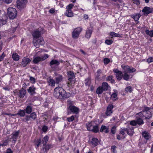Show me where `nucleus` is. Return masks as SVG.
<instances>
[{
  "label": "nucleus",
  "mask_w": 153,
  "mask_h": 153,
  "mask_svg": "<svg viewBox=\"0 0 153 153\" xmlns=\"http://www.w3.org/2000/svg\"><path fill=\"white\" fill-rule=\"evenodd\" d=\"M53 95L56 98L61 99L68 98L70 97V94L66 91L61 87H58L54 89Z\"/></svg>",
  "instance_id": "obj_1"
},
{
  "label": "nucleus",
  "mask_w": 153,
  "mask_h": 153,
  "mask_svg": "<svg viewBox=\"0 0 153 153\" xmlns=\"http://www.w3.org/2000/svg\"><path fill=\"white\" fill-rule=\"evenodd\" d=\"M68 102L69 104L67 108V111L68 114H70L71 113L77 114L79 112V109L77 107L71 104L72 103L71 101L68 100Z\"/></svg>",
  "instance_id": "obj_2"
},
{
  "label": "nucleus",
  "mask_w": 153,
  "mask_h": 153,
  "mask_svg": "<svg viewBox=\"0 0 153 153\" xmlns=\"http://www.w3.org/2000/svg\"><path fill=\"white\" fill-rule=\"evenodd\" d=\"M17 13V11L14 8L9 7L7 9V14L10 19L15 18L16 16Z\"/></svg>",
  "instance_id": "obj_3"
},
{
  "label": "nucleus",
  "mask_w": 153,
  "mask_h": 153,
  "mask_svg": "<svg viewBox=\"0 0 153 153\" xmlns=\"http://www.w3.org/2000/svg\"><path fill=\"white\" fill-rule=\"evenodd\" d=\"M82 30V28L80 27L74 29L72 33V37L74 39H77Z\"/></svg>",
  "instance_id": "obj_4"
},
{
  "label": "nucleus",
  "mask_w": 153,
  "mask_h": 153,
  "mask_svg": "<svg viewBox=\"0 0 153 153\" xmlns=\"http://www.w3.org/2000/svg\"><path fill=\"white\" fill-rule=\"evenodd\" d=\"M48 57V55L45 54L44 56H37L35 57L33 60V62L34 64H37L40 61H42L45 60Z\"/></svg>",
  "instance_id": "obj_5"
},
{
  "label": "nucleus",
  "mask_w": 153,
  "mask_h": 153,
  "mask_svg": "<svg viewBox=\"0 0 153 153\" xmlns=\"http://www.w3.org/2000/svg\"><path fill=\"white\" fill-rule=\"evenodd\" d=\"M33 44L35 47L38 48L39 47V45H43L45 44V42L43 38L40 37L38 39L33 40Z\"/></svg>",
  "instance_id": "obj_6"
},
{
  "label": "nucleus",
  "mask_w": 153,
  "mask_h": 153,
  "mask_svg": "<svg viewBox=\"0 0 153 153\" xmlns=\"http://www.w3.org/2000/svg\"><path fill=\"white\" fill-rule=\"evenodd\" d=\"M14 93H17L18 97L22 99L24 97L26 93V91L24 89L22 88L20 90L18 91L16 90L14 91Z\"/></svg>",
  "instance_id": "obj_7"
},
{
  "label": "nucleus",
  "mask_w": 153,
  "mask_h": 153,
  "mask_svg": "<svg viewBox=\"0 0 153 153\" xmlns=\"http://www.w3.org/2000/svg\"><path fill=\"white\" fill-rule=\"evenodd\" d=\"M144 16H147L153 12V8L148 7H145L142 10Z\"/></svg>",
  "instance_id": "obj_8"
},
{
  "label": "nucleus",
  "mask_w": 153,
  "mask_h": 153,
  "mask_svg": "<svg viewBox=\"0 0 153 153\" xmlns=\"http://www.w3.org/2000/svg\"><path fill=\"white\" fill-rule=\"evenodd\" d=\"M31 61V60L27 58L24 57L22 59L21 66L22 67H25Z\"/></svg>",
  "instance_id": "obj_9"
},
{
  "label": "nucleus",
  "mask_w": 153,
  "mask_h": 153,
  "mask_svg": "<svg viewBox=\"0 0 153 153\" xmlns=\"http://www.w3.org/2000/svg\"><path fill=\"white\" fill-rule=\"evenodd\" d=\"M20 131L19 130L16 131L15 132H13L11 134V137L10 139H12V141H13V143H15L16 141L17 140Z\"/></svg>",
  "instance_id": "obj_10"
},
{
  "label": "nucleus",
  "mask_w": 153,
  "mask_h": 153,
  "mask_svg": "<svg viewBox=\"0 0 153 153\" xmlns=\"http://www.w3.org/2000/svg\"><path fill=\"white\" fill-rule=\"evenodd\" d=\"M32 35L33 38V40L38 39L41 36V33L40 31L38 30V29H36L33 31Z\"/></svg>",
  "instance_id": "obj_11"
},
{
  "label": "nucleus",
  "mask_w": 153,
  "mask_h": 153,
  "mask_svg": "<svg viewBox=\"0 0 153 153\" xmlns=\"http://www.w3.org/2000/svg\"><path fill=\"white\" fill-rule=\"evenodd\" d=\"M123 68L124 69V72H126L127 73L128 72L129 73L134 72L136 71L135 68H133L132 67H130L128 65L124 66Z\"/></svg>",
  "instance_id": "obj_12"
},
{
  "label": "nucleus",
  "mask_w": 153,
  "mask_h": 153,
  "mask_svg": "<svg viewBox=\"0 0 153 153\" xmlns=\"http://www.w3.org/2000/svg\"><path fill=\"white\" fill-rule=\"evenodd\" d=\"M93 31V29L92 28H88L86 31L85 37L87 39H89L91 36Z\"/></svg>",
  "instance_id": "obj_13"
},
{
  "label": "nucleus",
  "mask_w": 153,
  "mask_h": 153,
  "mask_svg": "<svg viewBox=\"0 0 153 153\" xmlns=\"http://www.w3.org/2000/svg\"><path fill=\"white\" fill-rule=\"evenodd\" d=\"M27 2V0H17L16 3L17 6L20 8L23 7Z\"/></svg>",
  "instance_id": "obj_14"
},
{
  "label": "nucleus",
  "mask_w": 153,
  "mask_h": 153,
  "mask_svg": "<svg viewBox=\"0 0 153 153\" xmlns=\"http://www.w3.org/2000/svg\"><path fill=\"white\" fill-rule=\"evenodd\" d=\"M36 88L33 85L30 86L27 89V92L31 95H33L36 94Z\"/></svg>",
  "instance_id": "obj_15"
},
{
  "label": "nucleus",
  "mask_w": 153,
  "mask_h": 153,
  "mask_svg": "<svg viewBox=\"0 0 153 153\" xmlns=\"http://www.w3.org/2000/svg\"><path fill=\"white\" fill-rule=\"evenodd\" d=\"M99 141L96 138H93L90 142V144L93 146H95L98 145Z\"/></svg>",
  "instance_id": "obj_16"
},
{
  "label": "nucleus",
  "mask_w": 153,
  "mask_h": 153,
  "mask_svg": "<svg viewBox=\"0 0 153 153\" xmlns=\"http://www.w3.org/2000/svg\"><path fill=\"white\" fill-rule=\"evenodd\" d=\"M59 62L56 59H53L50 62V65L52 68H53V65H55L56 66H58L59 65Z\"/></svg>",
  "instance_id": "obj_17"
},
{
  "label": "nucleus",
  "mask_w": 153,
  "mask_h": 153,
  "mask_svg": "<svg viewBox=\"0 0 153 153\" xmlns=\"http://www.w3.org/2000/svg\"><path fill=\"white\" fill-rule=\"evenodd\" d=\"M62 79L63 77L62 75L59 74L56 75L55 77L56 83L59 84V82L62 81Z\"/></svg>",
  "instance_id": "obj_18"
},
{
  "label": "nucleus",
  "mask_w": 153,
  "mask_h": 153,
  "mask_svg": "<svg viewBox=\"0 0 153 153\" xmlns=\"http://www.w3.org/2000/svg\"><path fill=\"white\" fill-rule=\"evenodd\" d=\"M134 133V127L132 126H129L128 127L127 134L130 135L132 136Z\"/></svg>",
  "instance_id": "obj_19"
},
{
  "label": "nucleus",
  "mask_w": 153,
  "mask_h": 153,
  "mask_svg": "<svg viewBox=\"0 0 153 153\" xmlns=\"http://www.w3.org/2000/svg\"><path fill=\"white\" fill-rule=\"evenodd\" d=\"M71 78L68 79L69 82L67 83V86L68 87V89H69L70 87H72L75 83V81L74 80H72Z\"/></svg>",
  "instance_id": "obj_20"
},
{
  "label": "nucleus",
  "mask_w": 153,
  "mask_h": 153,
  "mask_svg": "<svg viewBox=\"0 0 153 153\" xmlns=\"http://www.w3.org/2000/svg\"><path fill=\"white\" fill-rule=\"evenodd\" d=\"M25 112L27 114H30L32 111L33 107L30 105H28L25 109H24Z\"/></svg>",
  "instance_id": "obj_21"
},
{
  "label": "nucleus",
  "mask_w": 153,
  "mask_h": 153,
  "mask_svg": "<svg viewBox=\"0 0 153 153\" xmlns=\"http://www.w3.org/2000/svg\"><path fill=\"white\" fill-rule=\"evenodd\" d=\"M94 123L93 122H91L86 124L87 129L88 130L92 131L94 126L93 125Z\"/></svg>",
  "instance_id": "obj_22"
},
{
  "label": "nucleus",
  "mask_w": 153,
  "mask_h": 153,
  "mask_svg": "<svg viewBox=\"0 0 153 153\" xmlns=\"http://www.w3.org/2000/svg\"><path fill=\"white\" fill-rule=\"evenodd\" d=\"M65 15L68 17H72L74 16L73 13L71 10H67L65 11Z\"/></svg>",
  "instance_id": "obj_23"
},
{
  "label": "nucleus",
  "mask_w": 153,
  "mask_h": 153,
  "mask_svg": "<svg viewBox=\"0 0 153 153\" xmlns=\"http://www.w3.org/2000/svg\"><path fill=\"white\" fill-rule=\"evenodd\" d=\"M42 148V150L44 153L47 152L50 149L51 146L49 144H47L44 146Z\"/></svg>",
  "instance_id": "obj_24"
},
{
  "label": "nucleus",
  "mask_w": 153,
  "mask_h": 153,
  "mask_svg": "<svg viewBox=\"0 0 153 153\" xmlns=\"http://www.w3.org/2000/svg\"><path fill=\"white\" fill-rule=\"evenodd\" d=\"M141 16V15L140 13H137L135 15L131 16V17L133 18L135 21H137L139 20Z\"/></svg>",
  "instance_id": "obj_25"
},
{
  "label": "nucleus",
  "mask_w": 153,
  "mask_h": 153,
  "mask_svg": "<svg viewBox=\"0 0 153 153\" xmlns=\"http://www.w3.org/2000/svg\"><path fill=\"white\" fill-rule=\"evenodd\" d=\"M100 131L101 132L104 131L106 133H108V128L105 126L102 125L101 126Z\"/></svg>",
  "instance_id": "obj_26"
},
{
  "label": "nucleus",
  "mask_w": 153,
  "mask_h": 153,
  "mask_svg": "<svg viewBox=\"0 0 153 153\" xmlns=\"http://www.w3.org/2000/svg\"><path fill=\"white\" fill-rule=\"evenodd\" d=\"M142 135L145 139L147 140H149L150 137V134L146 131H144L142 133Z\"/></svg>",
  "instance_id": "obj_27"
},
{
  "label": "nucleus",
  "mask_w": 153,
  "mask_h": 153,
  "mask_svg": "<svg viewBox=\"0 0 153 153\" xmlns=\"http://www.w3.org/2000/svg\"><path fill=\"white\" fill-rule=\"evenodd\" d=\"M109 87L107 83L106 82H103L102 84V86L101 87L104 91H106L108 89V87Z\"/></svg>",
  "instance_id": "obj_28"
},
{
  "label": "nucleus",
  "mask_w": 153,
  "mask_h": 153,
  "mask_svg": "<svg viewBox=\"0 0 153 153\" xmlns=\"http://www.w3.org/2000/svg\"><path fill=\"white\" fill-rule=\"evenodd\" d=\"M68 79L71 78L72 80H75L74 73L72 71H70L68 72Z\"/></svg>",
  "instance_id": "obj_29"
},
{
  "label": "nucleus",
  "mask_w": 153,
  "mask_h": 153,
  "mask_svg": "<svg viewBox=\"0 0 153 153\" xmlns=\"http://www.w3.org/2000/svg\"><path fill=\"white\" fill-rule=\"evenodd\" d=\"M143 114H144L146 119H149L152 117V114L150 111H147Z\"/></svg>",
  "instance_id": "obj_30"
},
{
  "label": "nucleus",
  "mask_w": 153,
  "mask_h": 153,
  "mask_svg": "<svg viewBox=\"0 0 153 153\" xmlns=\"http://www.w3.org/2000/svg\"><path fill=\"white\" fill-rule=\"evenodd\" d=\"M48 83L49 85L51 86H54L56 82L52 78H50L48 80Z\"/></svg>",
  "instance_id": "obj_31"
},
{
  "label": "nucleus",
  "mask_w": 153,
  "mask_h": 153,
  "mask_svg": "<svg viewBox=\"0 0 153 153\" xmlns=\"http://www.w3.org/2000/svg\"><path fill=\"white\" fill-rule=\"evenodd\" d=\"M123 75H122V73L121 71L118 73L116 74V77L117 79L118 80H120L122 77Z\"/></svg>",
  "instance_id": "obj_32"
},
{
  "label": "nucleus",
  "mask_w": 153,
  "mask_h": 153,
  "mask_svg": "<svg viewBox=\"0 0 153 153\" xmlns=\"http://www.w3.org/2000/svg\"><path fill=\"white\" fill-rule=\"evenodd\" d=\"M25 112L24 110L19 111L16 115H19L20 117H23L25 115Z\"/></svg>",
  "instance_id": "obj_33"
},
{
  "label": "nucleus",
  "mask_w": 153,
  "mask_h": 153,
  "mask_svg": "<svg viewBox=\"0 0 153 153\" xmlns=\"http://www.w3.org/2000/svg\"><path fill=\"white\" fill-rule=\"evenodd\" d=\"M48 139H49V137L47 136H45L43 138V139L42 141V143L43 144V146H45V145H46L47 142L48 141Z\"/></svg>",
  "instance_id": "obj_34"
},
{
  "label": "nucleus",
  "mask_w": 153,
  "mask_h": 153,
  "mask_svg": "<svg viewBox=\"0 0 153 153\" xmlns=\"http://www.w3.org/2000/svg\"><path fill=\"white\" fill-rule=\"evenodd\" d=\"M112 76H108L106 78V80L107 81H110L111 83H113L114 82V80L113 79Z\"/></svg>",
  "instance_id": "obj_35"
},
{
  "label": "nucleus",
  "mask_w": 153,
  "mask_h": 153,
  "mask_svg": "<svg viewBox=\"0 0 153 153\" xmlns=\"http://www.w3.org/2000/svg\"><path fill=\"white\" fill-rule=\"evenodd\" d=\"M13 59L15 61H18L19 60V56L16 53H14L12 55Z\"/></svg>",
  "instance_id": "obj_36"
},
{
  "label": "nucleus",
  "mask_w": 153,
  "mask_h": 153,
  "mask_svg": "<svg viewBox=\"0 0 153 153\" xmlns=\"http://www.w3.org/2000/svg\"><path fill=\"white\" fill-rule=\"evenodd\" d=\"M99 131V127L97 125H94L92 131L94 133H97Z\"/></svg>",
  "instance_id": "obj_37"
},
{
  "label": "nucleus",
  "mask_w": 153,
  "mask_h": 153,
  "mask_svg": "<svg viewBox=\"0 0 153 153\" xmlns=\"http://www.w3.org/2000/svg\"><path fill=\"white\" fill-rule=\"evenodd\" d=\"M103 91L102 87L100 86L97 89L96 92L97 94H100L102 93Z\"/></svg>",
  "instance_id": "obj_38"
},
{
  "label": "nucleus",
  "mask_w": 153,
  "mask_h": 153,
  "mask_svg": "<svg viewBox=\"0 0 153 153\" xmlns=\"http://www.w3.org/2000/svg\"><path fill=\"white\" fill-rule=\"evenodd\" d=\"M145 32L147 34L149 35L150 37H153V30L149 31L148 30H146Z\"/></svg>",
  "instance_id": "obj_39"
},
{
  "label": "nucleus",
  "mask_w": 153,
  "mask_h": 153,
  "mask_svg": "<svg viewBox=\"0 0 153 153\" xmlns=\"http://www.w3.org/2000/svg\"><path fill=\"white\" fill-rule=\"evenodd\" d=\"M130 78L129 75L126 72H124V74L123 75V79L126 81H128Z\"/></svg>",
  "instance_id": "obj_40"
},
{
  "label": "nucleus",
  "mask_w": 153,
  "mask_h": 153,
  "mask_svg": "<svg viewBox=\"0 0 153 153\" xmlns=\"http://www.w3.org/2000/svg\"><path fill=\"white\" fill-rule=\"evenodd\" d=\"M91 83V79L90 78L86 79L85 81V83L86 85L89 86Z\"/></svg>",
  "instance_id": "obj_41"
},
{
  "label": "nucleus",
  "mask_w": 153,
  "mask_h": 153,
  "mask_svg": "<svg viewBox=\"0 0 153 153\" xmlns=\"http://www.w3.org/2000/svg\"><path fill=\"white\" fill-rule=\"evenodd\" d=\"M136 122L137 124L140 125H141L143 124L144 123L143 120L140 118L137 119Z\"/></svg>",
  "instance_id": "obj_42"
},
{
  "label": "nucleus",
  "mask_w": 153,
  "mask_h": 153,
  "mask_svg": "<svg viewBox=\"0 0 153 153\" xmlns=\"http://www.w3.org/2000/svg\"><path fill=\"white\" fill-rule=\"evenodd\" d=\"M111 98L113 101H115L117 99V95L116 93H114L111 96Z\"/></svg>",
  "instance_id": "obj_43"
},
{
  "label": "nucleus",
  "mask_w": 153,
  "mask_h": 153,
  "mask_svg": "<svg viewBox=\"0 0 153 153\" xmlns=\"http://www.w3.org/2000/svg\"><path fill=\"white\" fill-rule=\"evenodd\" d=\"M30 118L33 120H35L36 118V114L35 112L32 113L30 116Z\"/></svg>",
  "instance_id": "obj_44"
},
{
  "label": "nucleus",
  "mask_w": 153,
  "mask_h": 153,
  "mask_svg": "<svg viewBox=\"0 0 153 153\" xmlns=\"http://www.w3.org/2000/svg\"><path fill=\"white\" fill-rule=\"evenodd\" d=\"M114 108V107L112 104H109L107 107V110L108 111H113V109Z\"/></svg>",
  "instance_id": "obj_45"
},
{
  "label": "nucleus",
  "mask_w": 153,
  "mask_h": 153,
  "mask_svg": "<svg viewBox=\"0 0 153 153\" xmlns=\"http://www.w3.org/2000/svg\"><path fill=\"white\" fill-rule=\"evenodd\" d=\"M74 6V4H70L66 7V9L67 10H71Z\"/></svg>",
  "instance_id": "obj_46"
},
{
  "label": "nucleus",
  "mask_w": 153,
  "mask_h": 153,
  "mask_svg": "<svg viewBox=\"0 0 153 153\" xmlns=\"http://www.w3.org/2000/svg\"><path fill=\"white\" fill-rule=\"evenodd\" d=\"M110 35L111 36L113 37H118L119 36V34L116 33H115L114 32H111Z\"/></svg>",
  "instance_id": "obj_47"
},
{
  "label": "nucleus",
  "mask_w": 153,
  "mask_h": 153,
  "mask_svg": "<svg viewBox=\"0 0 153 153\" xmlns=\"http://www.w3.org/2000/svg\"><path fill=\"white\" fill-rule=\"evenodd\" d=\"M74 119V115L67 118V120L69 122H71L73 121Z\"/></svg>",
  "instance_id": "obj_48"
},
{
  "label": "nucleus",
  "mask_w": 153,
  "mask_h": 153,
  "mask_svg": "<svg viewBox=\"0 0 153 153\" xmlns=\"http://www.w3.org/2000/svg\"><path fill=\"white\" fill-rule=\"evenodd\" d=\"M104 63L105 64H108L110 62V60L108 58H106L104 59Z\"/></svg>",
  "instance_id": "obj_49"
},
{
  "label": "nucleus",
  "mask_w": 153,
  "mask_h": 153,
  "mask_svg": "<svg viewBox=\"0 0 153 153\" xmlns=\"http://www.w3.org/2000/svg\"><path fill=\"white\" fill-rule=\"evenodd\" d=\"M105 43L108 45H110L112 44L113 41L111 40L106 39L105 41Z\"/></svg>",
  "instance_id": "obj_50"
},
{
  "label": "nucleus",
  "mask_w": 153,
  "mask_h": 153,
  "mask_svg": "<svg viewBox=\"0 0 153 153\" xmlns=\"http://www.w3.org/2000/svg\"><path fill=\"white\" fill-rule=\"evenodd\" d=\"M151 108H149L148 107H145L143 109V113H146V112L147 111H150L149 110Z\"/></svg>",
  "instance_id": "obj_51"
},
{
  "label": "nucleus",
  "mask_w": 153,
  "mask_h": 153,
  "mask_svg": "<svg viewBox=\"0 0 153 153\" xmlns=\"http://www.w3.org/2000/svg\"><path fill=\"white\" fill-rule=\"evenodd\" d=\"M137 122L135 120H133L130 122V124L131 126H135L137 125Z\"/></svg>",
  "instance_id": "obj_52"
},
{
  "label": "nucleus",
  "mask_w": 153,
  "mask_h": 153,
  "mask_svg": "<svg viewBox=\"0 0 153 153\" xmlns=\"http://www.w3.org/2000/svg\"><path fill=\"white\" fill-rule=\"evenodd\" d=\"M30 80L31 82L32 83H34L36 82V79L33 77L32 76H30Z\"/></svg>",
  "instance_id": "obj_53"
},
{
  "label": "nucleus",
  "mask_w": 153,
  "mask_h": 153,
  "mask_svg": "<svg viewBox=\"0 0 153 153\" xmlns=\"http://www.w3.org/2000/svg\"><path fill=\"white\" fill-rule=\"evenodd\" d=\"M125 91L127 92H131L132 91V89L131 87L129 86L126 88Z\"/></svg>",
  "instance_id": "obj_54"
},
{
  "label": "nucleus",
  "mask_w": 153,
  "mask_h": 153,
  "mask_svg": "<svg viewBox=\"0 0 153 153\" xmlns=\"http://www.w3.org/2000/svg\"><path fill=\"white\" fill-rule=\"evenodd\" d=\"M117 147L115 146H111V150L114 153H116L117 152L116 149Z\"/></svg>",
  "instance_id": "obj_55"
},
{
  "label": "nucleus",
  "mask_w": 153,
  "mask_h": 153,
  "mask_svg": "<svg viewBox=\"0 0 153 153\" xmlns=\"http://www.w3.org/2000/svg\"><path fill=\"white\" fill-rule=\"evenodd\" d=\"M133 3L138 5L140 4V0H132Z\"/></svg>",
  "instance_id": "obj_56"
},
{
  "label": "nucleus",
  "mask_w": 153,
  "mask_h": 153,
  "mask_svg": "<svg viewBox=\"0 0 153 153\" xmlns=\"http://www.w3.org/2000/svg\"><path fill=\"white\" fill-rule=\"evenodd\" d=\"M48 127L47 126H44L42 127V130L44 132H46L47 131Z\"/></svg>",
  "instance_id": "obj_57"
},
{
  "label": "nucleus",
  "mask_w": 153,
  "mask_h": 153,
  "mask_svg": "<svg viewBox=\"0 0 153 153\" xmlns=\"http://www.w3.org/2000/svg\"><path fill=\"white\" fill-rule=\"evenodd\" d=\"M112 112L113 111H109L107 110L106 111L105 114L107 116H110L112 114Z\"/></svg>",
  "instance_id": "obj_58"
},
{
  "label": "nucleus",
  "mask_w": 153,
  "mask_h": 153,
  "mask_svg": "<svg viewBox=\"0 0 153 153\" xmlns=\"http://www.w3.org/2000/svg\"><path fill=\"white\" fill-rule=\"evenodd\" d=\"M116 127L115 126H113L111 128V131L113 134H114L116 132Z\"/></svg>",
  "instance_id": "obj_59"
},
{
  "label": "nucleus",
  "mask_w": 153,
  "mask_h": 153,
  "mask_svg": "<svg viewBox=\"0 0 153 153\" xmlns=\"http://www.w3.org/2000/svg\"><path fill=\"white\" fill-rule=\"evenodd\" d=\"M147 61L148 63L153 62V57H151L148 58L147 59Z\"/></svg>",
  "instance_id": "obj_60"
},
{
  "label": "nucleus",
  "mask_w": 153,
  "mask_h": 153,
  "mask_svg": "<svg viewBox=\"0 0 153 153\" xmlns=\"http://www.w3.org/2000/svg\"><path fill=\"white\" fill-rule=\"evenodd\" d=\"M5 56V55L3 53L2 55L0 56V62L3 60Z\"/></svg>",
  "instance_id": "obj_61"
},
{
  "label": "nucleus",
  "mask_w": 153,
  "mask_h": 153,
  "mask_svg": "<svg viewBox=\"0 0 153 153\" xmlns=\"http://www.w3.org/2000/svg\"><path fill=\"white\" fill-rule=\"evenodd\" d=\"M55 10L54 8H52L49 10V12L50 13H53L55 12Z\"/></svg>",
  "instance_id": "obj_62"
},
{
  "label": "nucleus",
  "mask_w": 153,
  "mask_h": 153,
  "mask_svg": "<svg viewBox=\"0 0 153 153\" xmlns=\"http://www.w3.org/2000/svg\"><path fill=\"white\" fill-rule=\"evenodd\" d=\"M30 116H28V115H27L26 116L25 118L23 120L24 121H28L30 120Z\"/></svg>",
  "instance_id": "obj_63"
},
{
  "label": "nucleus",
  "mask_w": 153,
  "mask_h": 153,
  "mask_svg": "<svg viewBox=\"0 0 153 153\" xmlns=\"http://www.w3.org/2000/svg\"><path fill=\"white\" fill-rule=\"evenodd\" d=\"M13 152L11 150L10 148H8L6 150L5 153H13Z\"/></svg>",
  "instance_id": "obj_64"
}]
</instances>
